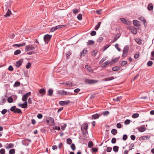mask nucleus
Returning a JSON list of instances; mask_svg holds the SVG:
<instances>
[{
	"instance_id": "nucleus-1",
	"label": "nucleus",
	"mask_w": 154,
	"mask_h": 154,
	"mask_svg": "<svg viewBox=\"0 0 154 154\" xmlns=\"http://www.w3.org/2000/svg\"><path fill=\"white\" fill-rule=\"evenodd\" d=\"M37 46L35 44L31 45H29L26 46L25 51L26 52L28 51L35 49Z\"/></svg>"
},
{
	"instance_id": "nucleus-2",
	"label": "nucleus",
	"mask_w": 154,
	"mask_h": 154,
	"mask_svg": "<svg viewBox=\"0 0 154 154\" xmlns=\"http://www.w3.org/2000/svg\"><path fill=\"white\" fill-rule=\"evenodd\" d=\"M88 125L87 123L83 124L81 127V130L84 134H88Z\"/></svg>"
},
{
	"instance_id": "nucleus-3",
	"label": "nucleus",
	"mask_w": 154,
	"mask_h": 154,
	"mask_svg": "<svg viewBox=\"0 0 154 154\" xmlns=\"http://www.w3.org/2000/svg\"><path fill=\"white\" fill-rule=\"evenodd\" d=\"M46 121L47 124L50 126H53L55 125L54 119L50 117L47 118Z\"/></svg>"
},
{
	"instance_id": "nucleus-4",
	"label": "nucleus",
	"mask_w": 154,
	"mask_h": 154,
	"mask_svg": "<svg viewBox=\"0 0 154 154\" xmlns=\"http://www.w3.org/2000/svg\"><path fill=\"white\" fill-rule=\"evenodd\" d=\"M128 49L129 46L128 45H126L123 51L122 57H126L128 52Z\"/></svg>"
},
{
	"instance_id": "nucleus-5",
	"label": "nucleus",
	"mask_w": 154,
	"mask_h": 154,
	"mask_svg": "<svg viewBox=\"0 0 154 154\" xmlns=\"http://www.w3.org/2000/svg\"><path fill=\"white\" fill-rule=\"evenodd\" d=\"M57 94L59 95H70L71 93L67 92L64 91L59 90L57 91Z\"/></svg>"
},
{
	"instance_id": "nucleus-6",
	"label": "nucleus",
	"mask_w": 154,
	"mask_h": 154,
	"mask_svg": "<svg viewBox=\"0 0 154 154\" xmlns=\"http://www.w3.org/2000/svg\"><path fill=\"white\" fill-rule=\"evenodd\" d=\"M52 35L49 34H46L44 35V40L46 43H48L50 41L52 37Z\"/></svg>"
},
{
	"instance_id": "nucleus-7",
	"label": "nucleus",
	"mask_w": 154,
	"mask_h": 154,
	"mask_svg": "<svg viewBox=\"0 0 154 154\" xmlns=\"http://www.w3.org/2000/svg\"><path fill=\"white\" fill-rule=\"evenodd\" d=\"M97 81L94 79H86L85 80V82L88 84H93L97 82Z\"/></svg>"
},
{
	"instance_id": "nucleus-8",
	"label": "nucleus",
	"mask_w": 154,
	"mask_h": 154,
	"mask_svg": "<svg viewBox=\"0 0 154 154\" xmlns=\"http://www.w3.org/2000/svg\"><path fill=\"white\" fill-rule=\"evenodd\" d=\"M70 102L69 100L61 101L59 102V104L61 106H65L68 105Z\"/></svg>"
},
{
	"instance_id": "nucleus-9",
	"label": "nucleus",
	"mask_w": 154,
	"mask_h": 154,
	"mask_svg": "<svg viewBox=\"0 0 154 154\" xmlns=\"http://www.w3.org/2000/svg\"><path fill=\"white\" fill-rule=\"evenodd\" d=\"M120 20L122 23L124 24H125L127 25H130L131 24V22L128 20H127L125 19L124 18H121Z\"/></svg>"
},
{
	"instance_id": "nucleus-10",
	"label": "nucleus",
	"mask_w": 154,
	"mask_h": 154,
	"mask_svg": "<svg viewBox=\"0 0 154 154\" xmlns=\"http://www.w3.org/2000/svg\"><path fill=\"white\" fill-rule=\"evenodd\" d=\"M18 106H21L22 108H25L27 107V101L25 102L23 104H21L20 103L18 104Z\"/></svg>"
},
{
	"instance_id": "nucleus-11",
	"label": "nucleus",
	"mask_w": 154,
	"mask_h": 154,
	"mask_svg": "<svg viewBox=\"0 0 154 154\" xmlns=\"http://www.w3.org/2000/svg\"><path fill=\"white\" fill-rule=\"evenodd\" d=\"M85 67L86 69H87V71L93 73V70L90 67L89 65H85Z\"/></svg>"
},
{
	"instance_id": "nucleus-12",
	"label": "nucleus",
	"mask_w": 154,
	"mask_h": 154,
	"mask_svg": "<svg viewBox=\"0 0 154 154\" xmlns=\"http://www.w3.org/2000/svg\"><path fill=\"white\" fill-rule=\"evenodd\" d=\"M101 114H98L97 113H96L95 114L93 115L92 116V119H98L100 116Z\"/></svg>"
},
{
	"instance_id": "nucleus-13",
	"label": "nucleus",
	"mask_w": 154,
	"mask_h": 154,
	"mask_svg": "<svg viewBox=\"0 0 154 154\" xmlns=\"http://www.w3.org/2000/svg\"><path fill=\"white\" fill-rule=\"evenodd\" d=\"M110 63V61L107 60L103 63L101 66L103 68H104L106 67L108 64Z\"/></svg>"
},
{
	"instance_id": "nucleus-14",
	"label": "nucleus",
	"mask_w": 154,
	"mask_h": 154,
	"mask_svg": "<svg viewBox=\"0 0 154 154\" xmlns=\"http://www.w3.org/2000/svg\"><path fill=\"white\" fill-rule=\"evenodd\" d=\"M120 35L119 34H117L116 36L114 37L112 41V42L114 43L116 41L117 39L120 37Z\"/></svg>"
},
{
	"instance_id": "nucleus-15",
	"label": "nucleus",
	"mask_w": 154,
	"mask_h": 154,
	"mask_svg": "<svg viewBox=\"0 0 154 154\" xmlns=\"http://www.w3.org/2000/svg\"><path fill=\"white\" fill-rule=\"evenodd\" d=\"M131 33L134 35H136L137 33V30L135 27H132L131 29Z\"/></svg>"
},
{
	"instance_id": "nucleus-16",
	"label": "nucleus",
	"mask_w": 154,
	"mask_h": 154,
	"mask_svg": "<svg viewBox=\"0 0 154 154\" xmlns=\"http://www.w3.org/2000/svg\"><path fill=\"white\" fill-rule=\"evenodd\" d=\"M87 53V51L85 49H84L80 53L81 56H84Z\"/></svg>"
},
{
	"instance_id": "nucleus-17",
	"label": "nucleus",
	"mask_w": 154,
	"mask_h": 154,
	"mask_svg": "<svg viewBox=\"0 0 154 154\" xmlns=\"http://www.w3.org/2000/svg\"><path fill=\"white\" fill-rule=\"evenodd\" d=\"M26 45V43L25 42H23L22 44H15L13 45V46L15 47V46H17L18 48L21 47L25 46Z\"/></svg>"
},
{
	"instance_id": "nucleus-18",
	"label": "nucleus",
	"mask_w": 154,
	"mask_h": 154,
	"mask_svg": "<svg viewBox=\"0 0 154 154\" xmlns=\"http://www.w3.org/2000/svg\"><path fill=\"white\" fill-rule=\"evenodd\" d=\"M121 69V67L120 66H116L113 67L112 68V71H116L118 70H119Z\"/></svg>"
},
{
	"instance_id": "nucleus-19",
	"label": "nucleus",
	"mask_w": 154,
	"mask_h": 154,
	"mask_svg": "<svg viewBox=\"0 0 154 154\" xmlns=\"http://www.w3.org/2000/svg\"><path fill=\"white\" fill-rule=\"evenodd\" d=\"M139 131L141 132H143L145 131L146 128L145 125H142L138 128Z\"/></svg>"
},
{
	"instance_id": "nucleus-20",
	"label": "nucleus",
	"mask_w": 154,
	"mask_h": 154,
	"mask_svg": "<svg viewBox=\"0 0 154 154\" xmlns=\"http://www.w3.org/2000/svg\"><path fill=\"white\" fill-rule=\"evenodd\" d=\"M114 79V78L113 76H111L109 78H106L103 79V81H108L112 80Z\"/></svg>"
},
{
	"instance_id": "nucleus-21",
	"label": "nucleus",
	"mask_w": 154,
	"mask_h": 154,
	"mask_svg": "<svg viewBox=\"0 0 154 154\" xmlns=\"http://www.w3.org/2000/svg\"><path fill=\"white\" fill-rule=\"evenodd\" d=\"M147 9L149 11H151L153 10V5L152 3H150L149 4L147 7Z\"/></svg>"
},
{
	"instance_id": "nucleus-22",
	"label": "nucleus",
	"mask_w": 154,
	"mask_h": 154,
	"mask_svg": "<svg viewBox=\"0 0 154 154\" xmlns=\"http://www.w3.org/2000/svg\"><path fill=\"white\" fill-rule=\"evenodd\" d=\"M22 64V62L21 61L19 60L16 62V66L17 67H19Z\"/></svg>"
},
{
	"instance_id": "nucleus-23",
	"label": "nucleus",
	"mask_w": 154,
	"mask_h": 154,
	"mask_svg": "<svg viewBox=\"0 0 154 154\" xmlns=\"http://www.w3.org/2000/svg\"><path fill=\"white\" fill-rule=\"evenodd\" d=\"M53 92V89L52 88L49 89L48 91V95L49 96H51L52 95Z\"/></svg>"
},
{
	"instance_id": "nucleus-24",
	"label": "nucleus",
	"mask_w": 154,
	"mask_h": 154,
	"mask_svg": "<svg viewBox=\"0 0 154 154\" xmlns=\"http://www.w3.org/2000/svg\"><path fill=\"white\" fill-rule=\"evenodd\" d=\"M39 93L41 94H42L43 95H45L46 93V91L45 89L41 88L39 90Z\"/></svg>"
},
{
	"instance_id": "nucleus-25",
	"label": "nucleus",
	"mask_w": 154,
	"mask_h": 154,
	"mask_svg": "<svg viewBox=\"0 0 154 154\" xmlns=\"http://www.w3.org/2000/svg\"><path fill=\"white\" fill-rule=\"evenodd\" d=\"M133 23L134 26H140L139 24V21L138 20H133Z\"/></svg>"
},
{
	"instance_id": "nucleus-26",
	"label": "nucleus",
	"mask_w": 154,
	"mask_h": 154,
	"mask_svg": "<svg viewBox=\"0 0 154 154\" xmlns=\"http://www.w3.org/2000/svg\"><path fill=\"white\" fill-rule=\"evenodd\" d=\"M14 145L12 143H10L7 144V146H6V148L7 149H10L14 147Z\"/></svg>"
},
{
	"instance_id": "nucleus-27",
	"label": "nucleus",
	"mask_w": 154,
	"mask_h": 154,
	"mask_svg": "<svg viewBox=\"0 0 154 154\" xmlns=\"http://www.w3.org/2000/svg\"><path fill=\"white\" fill-rule=\"evenodd\" d=\"M11 11L10 10L8 9L6 14L4 15L5 17H9L11 14Z\"/></svg>"
},
{
	"instance_id": "nucleus-28",
	"label": "nucleus",
	"mask_w": 154,
	"mask_h": 154,
	"mask_svg": "<svg viewBox=\"0 0 154 154\" xmlns=\"http://www.w3.org/2000/svg\"><path fill=\"white\" fill-rule=\"evenodd\" d=\"M101 23V22H98L97 24L95 26L94 29L96 30H98V29L99 28L100 25Z\"/></svg>"
},
{
	"instance_id": "nucleus-29",
	"label": "nucleus",
	"mask_w": 154,
	"mask_h": 154,
	"mask_svg": "<svg viewBox=\"0 0 154 154\" xmlns=\"http://www.w3.org/2000/svg\"><path fill=\"white\" fill-rule=\"evenodd\" d=\"M119 147L116 146H115L113 148V150L115 152H117L119 150Z\"/></svg>"
},
{
	"instance_id": "nucleus-30",
	"label": "nucleus",
	"mask_w": 154,
	"mask_h": 154,
	"mask_svg": "<svg viewBox=\"0 0 154 154\" xmlns=\"http://www.w3.org/2000/svg\"><path fill=\"white\" fill-rule=\"evenodd\" d=\"M94 42L91 40H89L87 42V45H91L94 44Z\"/></svg>"
},
{
	"instance_id": "nucleus-31",
	"label": "nucleus",
	"mask_w": 154,
	"mask_h": 154,
	"mask_svg": "<svg viewBox=\"0 0 154 154\" xmlns=\"http://www.w3.org/2000/svg\"><path fill=\"white\" fill-rule=\"evenodd\" d=\"M98 51L97 50H95L93 51L91 53V55L93 56H95L96 54L97 53Z\"/></svg>"
},
{
	"instance_id": "nucleus-32",
	"label": "nucleus",
	"mask_w": 154,
	"mask_h": 154,
	"mask_svg": "<svg viewBox=\"0 0 154 154\" xmlns=\"http://www.w3.org/2000/svg\"><path fill=\"white\" fill-rule=\"evenodd\" d=\"M7 100L8 103H11L13 102V99L12 97H9L7 99Z\"/></svg>"
},
{
	"instance_id": "nucleus-33",
	"label": "nucleus",
	"mask_w": 154,
	"mask_h": 154,
	"mask_svg": "<svg viewBox=\"0 0 154 154\" xmlns=\"http://www.w3.org/2000/svg\"><path fill=\"white\" fill-rule=\"evenodd\" d=\"M14 113L22 114V112L21 109H19L18 108H16V110L15 111Z\"/></svg>"
},
{
	"instance_id": "nucleus-34",
	"label": "nucleus",
	"mask_w": 154,
	"mask_h": 154,
	"mask_svg": "<svg viewBox=\"0 0 154 154\" xmlns=\"http://www.w3.org/2000/svg\"><path fill=\"white\" fill-rule=\"evenodd\" d=\"M16 107L15 106H12L10 109V110L12 112H14L16 110Z\"/></svg>"
},
{
	"instance_id": "nucleus-35",
	"label": "nucleus",
	"mask_w": 154,
	"mask_h": 154,
	"mask_svg": "<svg viewBox=\"0 0 154 154\" xmlns=\"http://www.w3.org/2000/svg\"><path fill=\"white\" fill-rule=\"evenodd\" d=\"M117 133V130L115 129H112L111 130V133L113 135H115Z\"/></svg>"
},
{
	"instance_id": "nucleus-36",
	"label": "nucleus",
	"mask_w": 154,
	"mask_h": 154,
	"mask_svg": "<svg viewBox=\"0 0 154 154\" xmlns=\"http://www.w3.org/2000/svg\"><path fill=\"white\" fill-rule=\"evenodd\" d=\"M151 57L150 59L152 60H154V50H153L151 53Z\"/></svg>"
},
{
	"instance_id": "nucleus-37",
	"label": "nucleus",
	"mask_w": 154,
	"mask_h": 154,
	"mask_svg": "<svg viewBox=\"0 0 154 154\" xmlns=\"http://www.w3.org/2000/svg\"><path fill=\"white\" fill-rule=\"evenodd\" d=\"M139 116V114L138 113L134 114L132 116V117L135 119L138 117Z\"/></svg>"
},
{
	"instance_id": "nucleus-38",
	"label": "nucleus",
	"mask_w": 154,
	"mask_h": 154,
	"mask_svg": "<svg viewBox=\"0 0 154 154\" xmlns=\"http://www.w3.org/2000/svg\"><path fill=\"white\" fill-rule=\"evenodd\" d=\"M119 57H116V58H115L114 59L112 60L111 61V62L116 63V62H117V61L119 59Z\"/></svg>"
},
{
	"instance_id": "nucleus-39",
	"label": "nucleus",
	"mask_w": 154,
	"mask_h": 154,
	"mask_svg": "<svg viewBox=\"0 0 154 154\" xmlns=\"http://www.w3.org/2000/svg\"><path fill=\"white\" fill-rule=\"evenodd\" d=\"M135 41L139 45H141L142 43V40L140 39H137L135 40Z\"/></svg>"
},
{
	"instance_id": "nucleus-40",
	"label": "nucleus",
	"mask_w": 154,
	"mask_h": 154,
	"mask_svg": "<svg viewBox=\"0 0 154 154\" xmlns=\"http://www.w3.org/2000/svg\"><path fill=\"white\" fill-rule=\"evenodd\" d=\"M21 53V51L20 50H16L14 52V55H17L18 54H20Z\"/></svg>"
},
{
	"instance_id": "nucleus-41",
	"label": "nucleus",
	"mask_w": 154,
	"mask_h": 154,
	"mask_svg": "<svg viewBox=\"0 0 154 154\" xmlns=\"http://www.w3.org/2000/svg\"><path fill=\"white\" fill-rule=\"evenodd\" d=\"M150 136H143L142 137V138L143 140L148 139L150 137Z\"/></svg>"
},
{
	"instance_id": "nucleus-42",
	"label": "nucleus",
	"mask_w": 154,
	"mask_h": 154,
	"mask_svg": "<svg viewBox=\"0 0 154 154\" xmlns=\"http://www.w3.org/2000/svg\"><path fill=\"white\" fill-rule=\"evenodd\" d=\"M15 153V150L14 149H12L10 150L9 153L10 154H14Z\"/></svg>"
},
{
	"instance_id": "nucleus-43",
	"label": "nucleus",
	"mask_w": 154,
	"mask_h": 154,
	"mask_svg": "<svg viewBox=\"0 0 154 154\" xmlns=\"http://www.w3.org/2000/svg\"><path fill=\"white\" fill-rule=\"evenodd\" d=\"M77 18L78 19V20H81L82 19V15L81 14H79L77 16Z\"/></svg>"
},
{
	"instance_id": "nucleus-44",
	"label": "nucleus",
	"mask_w": 154,
	"mask_h": 154,
	"mask_svg": "<svg viewBox=\"0 0 154 154\" xmlns=\"http://www.w3.org/2000/svg\"><path fill=\"white\" fill-rule=\"evenodd\" d=\"M20 85V82H15L14 87H17L19 86Z\"/></svg>"
},
{
	"instance_id": "nucleus-45",
	"label": "nucleus",
	"mask_w": 154,
	"mask_h": 154,
	"mask_svg": "<svg viewBox=\"0 0 154 154\" xmlns=\"http://www.w3.org/2000/svg\"><path fill=\"white\" fill-rule=\"evenodd\" d=\"M127 63V62L125 60L122 61L120 63V65L122 66H124L126 65Z\"/></svg>"
},
{
	"instance_id": "nucleus-46",
	"label": "nucleus",
	"mask_w": 154,
	"mask_h": 154,
	"mask_svg": "<svg viewBox=\"0 0 154 154\" xmlns=\"http://www.w3.org/2000/svg\"><path fill=\"white\" fill-rule=\"evenodd\" d=\"M93 146V143L92 141H89L88 143V146L89 148H91Z\"/></svg>"
},
{
	"instance_id": "nucleus-47",
	"label": "nucleus",
	"mask_w": 154,
	"mask_h": 154,
	"mask_svg": "<svg viewBox=\"0 0 154 154\" xmlns=\"http://www.w3.org/2000/svg\"><path fill=\"white\" fill-rule=\"evenodd\" d=\"M70 147L73 151H74L76 149L75 145L74 143L72 144Z\"/></svg>"
},
{
	"instance_id": "nucleus-48",
	"label": "nucleus",
	"mask_w": 154,
	"mask_h": 154,
	"mask_svg": "<svg viewBox=\"0 0 154 154\" xmlns=\"http://www.w3.org/2000/svg\"><path fill=\"white\" fill-rule=\"evenodd\" d=\"M115 47L117 49L118 51H120L121 50L120 48L119 47V45L117 43L115 45Z\"/></svg>"
},
{
	"instance_id": "nucleus-49",
	"label": "nucleus",
	"mask_w": 154,
	"mask_h": 154,
	"mask_svg": "<svg viewBox=\"0 0 154 154\" xmlns=\"http://www.w3.org/2000/svg\"><path fill=\"white\" fill-rule=\"evenodd\" d=\"M67 143L69 144H70L72 142V140L70 138H67L66 140Z\"/></svg>"
},
{
	"instance_id": "nucleus-50",
	"label": "nucleus",
	"mask_w": 154,
	"mask_h": 154,
	"mask_svg": "<svg viewBox=\"0 0 154 154\" xmlns=\"http://www.w3.org/2000/svg\"><path fill=\"white\" fill-rule=\"evenodd\" d=\"M131 122V120L129 119H126L124 122V123L125 125H128Z\"/></svg>"
},
{
	"instance_id": "nucleus-51",
	"label": "nucleus",
	"mask_w": 154,
	"mask_h": 154,
	"mask_svg": "<svg viewBox=\"0 0 154 154\" xmlns=\"http://www.w3.org/2000/svg\"><path fill=\"white\" fill-rule=\"evenodd\" d=\"M71 54V53L70 51H69L66 54V58L68 59L69 58V56Z\"/></svg>"
},
{
	"instance_id": "nucleus-52",
	"label": "nucleus",
	"mask_w": 154,
	"mask_h": 154,
	"mask_svg": "<svg viewBox=\"0 0 154 154\" xmlns=\"http://www.w3.org/2000/svg\"><path fill=\"white\" fill-rule=\"evenodd\" d=\"M103 38L102 37H100L97 40V42H100L103 41Z\"/></svg>"
},
{
	"instance_id": "nucleus-53",
	"label": "nucleus",
	"mask_w": 154,
	"mask_h": 154,
	"mask_svg": "<svg viewBox=\"0 0 154 154\" xmlns=\"http://www.w3.org/2000/svg\"><path fill=\"white\" fill-rule=\"evenodd\" d=\"M153 64V63L152 61H149L147 63V65L149 66H150L152 65Z\"/></svg>"
},
{
	"instance_id": "nucleus-54",
	"label": "nucleus",
	"mask_w": 154,
	"mask_h": 154,
	"mask_svg": "<svg viewBox=\"0 0 154 154\" xmlns=\"http://www.w3.org/2000/svg\"><path fill=\"white\" fill-rule=\"evenodd\" d=\"M109 114V112L108 111H105L103 112L102 114L105 116L108 115Z\"/></svg>"
},
{
	"instance_id": "nucleus-55",
	"label": "nucleus",
	"mask_w": 154,
	"mask_h": 154,
	"mask_svg": "<svg viewBox=\"0 0 154 154\" xmlns=\"http://www.w3.org/2000/svg\"><path fill=\"white\" fill-rule=\"evenodd\" d=\"M112 150V148L111 147H108L107 148L106 151L109 152H110Z\"/></svg>"
},
{
	"instance_id": "nucleus-56",
	"label": "nucleus",
	"mask_w": 154,
	"mask_h": 154,
	"mask_svg": "<svg viewBox=\"0 0 154 154\" xmlns=\"http://www.w3.org/2000/svg\"><path fill=\"white\" fill-rule=\"evenodd\" d=\"M134 146V143H132V144H131V146H129V150L130 151V150H132V149H133L134 148H133V147Z\"/></svg>"
},
{
	"instance_id": "nucleus-57",
	"label": "nucleus",
	"mask_w": 154,
	"mask_h": 154,
	"mask_svg": "<svg viewBox=\"0 0 154 154\" xmlns=\"http://www.w3.org/2000/svg\"><path fill=\"white\" fill-rule=\"evenodd\" d=\"M139 19L140 21H143V22L146 20L145 19L144 17H141L139 18Z\"/></svg>"
},
{
	"instance_id": "nucleus-58",
	"label": "nucleus",
	"mask_w": 154,
	"mask_h": 154,
	"mask_svg": "<svg viewBox=\"0 0 154 154\" xmlns=\"http://www.w3.org/2000/svg\"><path fill=\"white\" fill-rule=\"evenodd\" d=\"M31 92H29L25 94H23L22 96H29L31 95Z\"/></svg>"
},
{
	"instance_id": "nucleus-59",
	"label": "nucleus",
	"mask_w": 154,
	"mask_h": 154,
	"mask_svg": "<svg viewBox=\"0 0 154 154\" xmlns=\"http://www.w3.org/2000/svg\"><path fill=\"white\" fill-rule=\"evenodd\" d=\"M116 142V139L115 138H113L111 140V143H115Z\"/></svg>"
},
{
	"instance_id": "nucleus-60",
	"label": "nucleus",
	"mask_w": 154,
	"mask_h": 154,
	"mask_svg": "<svg viewBox=\"0 0 154 154\" xmlns=\"http://www.w3.org/2000/svg\"><path fill=\"white\" fill-rule=\"evenodd\" d=\"M31 66V64L30 62H28L26 64V67L27 69H29Z\"/></svg>"
},
{
	"instance_id": "nucleus-61",
	"label": "nucleus",
	"mask_w": 154,
	"mask_h": 154,
	"mask_svg": "<svg viewBox=\"0 0 154 154\" xmlns=\"http://www.w3.org/2000/svg\"><path fill=\"white\" fill-rule=\"evenodd\" d=\"M96 31H93L91 32L90 35L91 36H94L96 35Z\"/></svg>"
},
{
	"instance_id": "nucleus-62",
	"label": "nucleus",
	"mask_w": 154,
	"mask_h": 154,
	"mask_svg": "<svg viewBox=\"0 0 154 154\" xmlns=\"http://www.w3.org/2000/svg\"><path fill=\"white\" fill-rule=\"evenodd\" d=\"M128 137L127 136L126 134H124L123 136V140L125 141L126 140V139H127Z\"/></svg>"
},
{
	"instance_id": "nucleus-63",
	"label": "nucleus",
	"mask_w": 154,
	"mask_h": 154,
	"mask_svg": "<svg viewBox=\"0 0 154 154\" xmlns=\"http://www.w3.org/2000/svg\"><path fill=\"white\" fill-rule=\"evenodd\" d=\"M8 70L10 71H12L14 69L12 66L11 65H10L8 67Z\"/></svg>"
},
{
	"instance_id": "nucleus-64",
	"label": "nucleus",
	"mask_w": 154,
	"mask_h": 154,
	"mask_svg": "<svg viewBox=\"0 0 154 154\" xmlns=\"http://www.w3.org/2000/svg\"><path fill=\"white\" fill-rule=\"evenodd\" d=\"M5 152V149H2L0 150V153L1 154H4Z\"/></svg>"
}]
</instances>
